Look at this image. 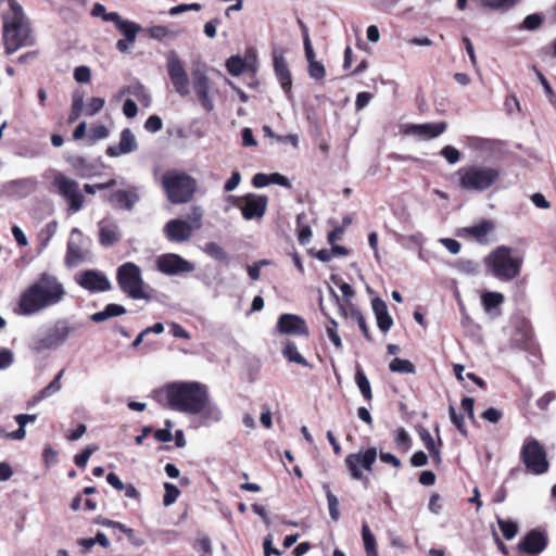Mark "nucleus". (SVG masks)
I'll return each instance as SVG.
<instances>
[{"mask_svg": "<svg viewBox=\"0 0 556 556\" xmlns=\"http://www.w3.org/2000/svg\"><path fill=\"white\" fill-rule=\"evenodd\" d=\"M207 387L198 381H175L156 391V400L173 410L197 415L207 397Z\"/></svg>", "mask_w": 556, "mask_h": 556, "instance_id": "f257e3e1", "label": "nucleus"}, {"mask_svg": "<svg viewBox=\"0 0 556 556\" xmlns=\"http://www.w3.org/2000/svg\"><path fill=\"white\" fill-rule=\"evenodd\" d=\"M3 45L7 53L16 52L23 47L33 45L34 39L25 18L22 7L17 2H11V11L2 14Z\"/></svg>", "mask_w": 556, "mask_h": 556, "instance_id": "f03ea898", "label": "nucleus"}, {"mask_svg": "<svg viewBox=\"0 0 556 556\" xmlns=\"http://www.w3.org/2000/svg\"><path fill=\"white\" fill-rule=\"evenodd\" d=\"M456 176L462 190L481 193L495 186L502 174L495 166L472 164L460 167Z\"/></svg>", "mask_w": 556, "mask_h": 556, "instance_id": "7ed1b4c3", "label": "nucleus"}, {"mask_svg": "<svg viewBox=\"0 0 556 556\" xmlns=\"http://www.w3.org/2000/svg\"><path fill=\"white\" fill-rule=\"evenodd\" d=\"M486 273L502 281H510L519 276L522 258L515 255L514 250L506 245L495 248L484 257Z\"/></svg>", "mask_w": 556, "mask_h": 556, "instance_id": "20e7f679", "label": "nucleus"}, {"mask_svg": "<svg viewBox=\"0 0 556 556\" xmlns=\"http://www.w3.org/2000/svg\"><path fill=\"white\" fill-rule=\"evenodd\" d=\"M162 185L172 203L188 202L197 187V182L191 176L174 170L163 175Z\"/></svg>", "mask_w": 556, "mask_h": 556, "instance_id": "39448f33", "label": "nucleus"}, {"mask_svg": "<svg viewBox=\"0 0 556 556\" xmlns=\"http://www.w3.org/2000/svg\"><path fill=\"white\" fill-rule=\"evenodd\" d=\"M72 332L73 328L66 320H58L45 333L34 336L30 348L37 353L58 349L68 340Z\"/></svg>", "mask_w": 556, "mask_h": 556, "instance_id": "423d86ee", "label": "nucleus"}, {"mask_svg": "<svg viewBox=\"0 0 556 556\" xmlns=\"http://www.w3.org/2000/svg\"><path fill=\"white\" fill-rule=\"evenodd\" d=\"M119 288L134 300L149 299L144 291L141 270L136 264L128 262L117 269Z\"/></svg>", "mask_w": 556, "mask_h": 556, "instance_id": "0eeeda50", "label": "nucleus"}, {"mask_svg": "<svg viewBox=\"0 0 556 556\" xmlns=\"http://www.w3.org/2000/svg\"><path fill=\"white\" fill-rule=\"evenodd\" d=\"M33 286L41 296L47 308L59 305L66 298V289L63 282L49 273H42L39 278L33 282Z\"/></svg>", "mask_w": 556, "mask_h": 556, "instance_id": "6e6552de", "label": "nucleus"}, {"mask_svg": "<svg viewBox=\"0 0 556 556\" xmlns=\"http://www.w3.org/2000/svg\"><path fill=\"white\" fill-rule=\"evenodd\" d=\"M52 186L56 193L60 194L68 203V213L74 214L79 212L85 205V197L79 189V184L65 176L62 173H58L53 177Z\"/></svg>", "mask_w": 556, "mask_h": 556, "instance_id": "1a4fd4ad", "label": "nucleus"}, {"mask_svg": "<svg viewBox=\"0 0 556 556\" xmlns=\"http://www.w3.org/2000/svg\"><path fill=\"white\" fill-rule=\"evenodd\" d=\"M520 456L526 468L533 475H542L548 470L546 452L535 439L525 440Z\"/></svg>", "mask_w": 556, "mask_h": 556, "instance_id": "9d476101", "label": "nucleus"}, {"mask_svg": "<svg viewBox=\"0 0 556 556\" xmlns=\"http://www.w3.org/2000/svg\"><path fill=\"white\" fill-rule=\"evenodd\" d=\"M166 70L176 93L182 98L189 96V76L184 62L174 50L166 53Z\"/></svg>", "mask_w": 556, "mask_h": 556, "instance_id": "9b49d317", "label": "nucleus"}, {"mask_svg": "<svg viewBox=\"0 0 556 556\" xmlns=\"http://www.w3.org/2000/svg\"><path fill=\"white\" fill-rule=\"evenodd\" d=\"M48 309L37 290L30 283L18 295L13 313L20 317H31Z\"/></svg>", "mask_w": 556, "mask_h": 556, "instance_id": "f8f14e48", "label": "nucleus"}, {"mask_svg": "<svg viewBox=\"0 0 556 556\" xmlns=\"http://www.w3.org/2000/svg\"><path fill=\"white\" fill-rule=\"evenodd\" d=\"M48 309L37 290L30 283L18 295L13 313L20 317H31Z\"/></svg>", "mask_w": 556, "mask_h": 556, "instance_id": "ddd939ff", "label": "nucleus"}, {"mask_svg": "<svg viewBox=\"0 0 556 556\" xmlns=\"http://www.w3.org/2000/svg\"><path fill=\"white\" fill-rule=\"evenodd\" d=\"M192 89L201 106L206 112H212L215 109L213 99L215 90L205 70L195 68L192 71Z\"/></svg>", "mask_w": 556, "mask_h": 556, "instance_id": "4468645a", "label": "nucleus"}, {"mask_svg": "<svg viewBox=\"0 0 556 556\" xmlns=\"http://www.w3.org/2000/svg\"><path fill=\"white\" fill-rule=\"evenodd\" d=\"M377 455L378 453L376 447H369L365 451L349 454L345 457L344 463L351 477L354 480H363L364 473L362 469L370 471L377 459Z\"/></svg>", "mask_w": 556, "mask_h": 556, "instance_id": "2eb2a0df", "label": "nucleus"}, {"mask_svg": "<svg viewBox=\"0 0 556 556\" xmlns=\"http://www.w3.org/2000/svg\"><path fill=\"white\" fill-rule=\"evenodd\" d=\"M89 239L85 238L78 228H74L67 242L65 264L75 267L83 263L89 254Z\"/></svg>", "mask_w": 556, "mask_h": 556, "instance_id": "dca6fc26", "label": "nucleus"}, {"mask_svg": "<svg viewBox=\"0 0 556 556\" xmlns=\"http://www.w3.org/2000/svg\"><path fill=\"white\" fill-rule=\"evenodd\" d=\"M156 268L164 275L176 276L191 273L195 265L176 253H165L156 257Z\"/></svg>", "mask_w": 556, "mask_h": 556, "instance_id": "f3484780", "label": "nucleus"}, {"mask_svg": "<svg viewBox=\"0 0 556 556\" xmlns=\"http://www.w3.org/2000/svg\"><path fill=\"white\" fill-rule=\"evenodd\" d=\"M237 201L241 202V204L238 205L243 218L247 220L261 219L266 213L268 204L266 195L249 193L237 199Z\"/></svg>", "mask_w": 556, "mask_h": 556, "instance_id": "a211bd4d", "label": "nucleus"}, {"mask_svg": "<svg viewBox=\"0 0 556 556\" xmlns=\"http://www.w3.org/2000/svg\"><path fill=\"white\" fill-rule=\"evenodd\" d=\"M447 125L445 122L425 123V124H404L401 126V132L406 136H413L420 140H430L442 135Z\"/></svg>", "mask_w": 556, "mask_h": 556, "instance_id": "6ab92c4d", "label": "nucleus"}, {"mask_svg": "<svg viewBox=\"0 0 556 556\" xmlns=\"http://www.w3.org/2000/svg\"><path fill=\"white\" fill-rule=\"evenodd\" d=\"M77 283L90 292H103L111 289L108 277L98 270L89 269L76 277Z\"/></svg>", "mask_w": 556, "mask_h": 556, "instance_id": "aec40b11", "label": "nucleus"}, {"mask_svg": "<svg viewBox=\"0 0 556 556\" xmlns=\"http://www.w3.org/2000/svg\"><path fill=\"white\" fill-rule=\"evenodd\" d=\"M163 231L169 241L178 243L188 241L194 232L187 220L179 218L168 220Z\"/></svg>", "mask_w": 556, "mask_h": 556, "instance_id": "412c9836", "label": "nucleus"}, {"mask_svg": "<svg viewBox=\"0 0 556 556\" xmlns=\"http://www.w3.org/2000/svg\"><path fill=\"white\" fill-rule=\"evenodd\" d=\"M495 230L494 222L490 219H483L476 225L465 227L460 230L463 237L472 239L481 244L489 243V237Z\"/></svg>", "mask_w": 556, "mask_h": 556, "instance_id": "4be33fe9", "label": "nucleus"}, {"mask_svg": "<svg viewBox=\"0 0 556 556\" xmlns=\"http://www.w3.org/2000/svg\"><path fill=\"white\" fill-rule=\"evenodd\" d=\"M546 546V534L538 530H532L519 542L518 549L530 555H539Z\"/></svg>", "mask_w": 556, "mask_h": 556, "instance_id": "5701e85b", "label": "nucleus"}, {"mask_svg": "<svg viewBox=\"0 0 556 556\" xmlns=\"http://www.w3.org/2000/svg\"><path fill=\"white\" fill-rule=\"evenodd\" d=\"M256 63V54L253 50H249L245 54V58H241L240 55H231L226 61V68L232 76H239L247 70H251L252 72L256 71L254 66Z\"/></svg>", "mask_w": 556, "mask_h": 556, "instance_id": "b1692460", "label": "nucleus"}, {"mask_svg": "<svg viewBox=\"0 0 556 556\" xmlns=\"http://www.w3.org/2000/svg\"><path fill=\"white\" fill-rule=\"evenodd\" d=\"M274 71L275 75L289 100H292V80L288 67V63L282 53H274Z\"/></svg>", "mask_w": 556, "mask_h": 556, "instance_id": "393cba45", "label": "nucleus"}, {"mask_svg": "<svg viewBox=\"0 0 556 556\" xmlns=\"http://www.w3.org/2000/svg\"><path fill=\"white\" fill-rule=\"evenodd\" d=\"M277 328L281 333L305 336L308 333L304 319L293 314H283L279 317Z\"/></svg>", "mask_w": 556, "mask_h": 556, "instance_id": "a878e982", "label": "nucleus"}, {"mask_svg": "<svg viewBox=\"0 0 556 556\" xmlns=\"http://www.w3.org/2000/svg\"><path fill=\"white\" fill-rule=\"evenodd\" d=\"M138 149L135 135L129 128H125L121 132V139L117 144L110 146L106 153L111 157H118L123 154H129Z\"/></svg>", "mask_w": 556, "mask_h": 556, "instance_id": "bb28decb", "label": "nucleus"}, {"mask_svg": "<svg viewBox=\"0 0 556 556\" xmlns=\"http://www.w3.org/2000/svg\"><path fill=\"white\" fill-rule=\"evenodd\" d=\"M111 205L118 210L130 211L139 201V195L134 190H116L109 199Z\"/></svg>", "mask_w": 556, "mask_h": 556, "instance_id": "cd10ccee", "label": "nucleus"}, {"mask_svg": "<svg viewBox=\"0 0 556 556\" xmlns=\"http://www.w3.org/2000/svg\"><path fill=\"white\" fill-rule=\"evenodd\" d=\"M121 239L119 227L115 222L104 219L99 223V241L102 245L111 247Z\"/></svg>", "mask_w": 556, "mask_h": 556, "instance_id": "c85d7f7f", "label": "nucleus"}, {"mask_svg": "<svg viewBox=\"0 0 556 556\" xmlns=\"http://www.w3.org/2000/svg\"><path fill=\"white\" fill-rule=\"evenodd\" d=\"M371 305L379 329L383 332L389 331L393 325V320L389 315L386 302L379 298H376L372 300Z\"/></svg>", "mask_w": 556, "mask_h": 556, "instance_id": "c756f323", "label": "nucleus"}, {"mask_svg": "<svg viewBox=\"0 0 556 556\" xmlns=\"http://www.w3.org/2000/svg\"><path fill=\"white\" fill-rule=\"evenodd\" d=\"M64 370H60L58 375L53 378V380L46 386L43 389H41L37 394H35L31 400L28 403V406H36L41 401L54 395L62 389V377H63Z\"/></svg>", "mask_w": 556, "mask_h": 556, "instance_id": "7c9ffc66", "label": "nucleus"}, {"mask_svg": "<svg viewBox=\"0 0 556 556\" xmlns=\"http://www.w3.org/2000/svg\"><path fill=\"white\" fill-rule=\"evenodd\" d=\"M197 415H200L201 424L203 426H208L214 422H218L222 420V410L220 408L213 403H210V396L204 400L203 406L198 412Z\"/></svg>", "mask_w": 556, "mask_h": 556, "instance_id": "2f4dec72", "label": "nucleus"}, {"mask_svg": "<svg viewBox=\"0 0 556 556\" xmlns=\"http://www.w3.org/2000/svg\"><path fill=\"white\" fill-rule=\"evenodd\" d=\"M37 180L35 178H23L13 180L9 184V191L11 194L24 198L31 194L37 188Z\"/></svg>", "mask_w": 556, "mask_h": 556, "instance_id": "473e14b6", "label": "nucleus"}, {"mask_svg": "<svg viewBox=\"0 0 556 556\" xmlns=\"http://www.w3.org/2000/svg\"><path fill=\"white\" fill-rule=\"evenodd\" d=\"M116 28L127 39L128 42L135 43L138 33L141 30V26L132 21L124 20L121 17L115 24Z\"/></svg>", "mask_w": 556, "mask_h": 556, "instance_id": "72a5a7b5", "label": "nucleus"}, {"mask_svg": "<svg viewBox=\"0 0 556 556\" xmlns=\"http://www.w3.org/2000/svg\"><path fill=\"white\" fill-rule=\"evenodd\" d=\"M126 313V308L119 304H109L101 312H97L91 315V320L94 323H102L106 319L115 316H121Z\"/></svg>", "mask_w": 556, "mask_h": 556, "instance_id": "f704fd0d", "label": "nucleus"}, {"mask_svg": "<svg viewBox=\"0 0 556 556\" xmlns=\"http://www.w3.org/2000/svg\"><path fill=\"white\" fill-rule=\"evenodd\" d=\"M531 339V328L528 326L527 323L522 321L520 327L518 328L516 336L513 338V343L514 345L520 349H528Z\"/></svg>", "mask_w": 556, "mask_h": 556, "instance_id": "c9c22d12", "label": "nucleus"}, {"mask_svg": "<svg viewBox=\"0 0 556 556\" xmlns=\"http://www.w3.org/2000/svg\"><path fill=\"white\" fill-rule=\"evenodd\" d=\"M355 383L357 384L364 399L370 402L372 400L370 382L359 366L356 367Z\"/></svg>", "mask_w": 556, "mask_h": 556, "instance_id": "e433bc0d", "label": "nucleus"}, {"mask_svg": "<svg viewBox=\"0 0 556 556\" xmlns=\"http://www.w3.org/2000/svg\"><path fill=\"white\" fill-rule=\"evenodd\" d=\"M90 14L93 17H99L103 22H111L114 25L122 17L117 12H108L106 8L102 3H94Z\"/></svg>", "mask_w": 556, "mask_h": 556, "instance_id": "4c0bfd02", "label": "nucleus"}, {"mask_svg": "<svg viewBox=\"0 0 556 556\" xmlns=\"http://www.w3.org/2000/svg\"><path fill=\"white\" fill-rule=\"evenodd\" d=\"M362 536L364 542V547L367 556H378L376 538L370 531L367 523H364L362 527Z\"/></svg>", "mask_w": 556, "mask_h": 556, "instance_id": "58836bf2", "label": "nucleus"}, {"mask_svg": "<svg viewBox=\"0 0 556 556\" xmlns=\"http://www.w3.org/2000/svg\"><path fill=\"white\" fill-rule=\"evenodd\" d=\"M323 490L325 491L327 497L329 515L333 521H338L340 519L339 500L332 493L329 484L325 483L323 485Z\"/></svg>", "mask_w": 556, "mask_h": 556, "instance_id": "ea45409f", "label": "nucleus"}, {"mask_svg": "<svg viewBox=\"0 0 556 556\" xmlns=\"http://www.w3.org/2000/svg\"><path fill=\"white\" fill-rule=\"evenodd\" d=\"M282 354L289 362L296 363L305 367L309 366L308 362L300 354L298 348L292 342L286 343Z\"/></svg>", "mask_w": 556, "mask_h": 556, "instance_id": "a19ab883", "label": "nucleus"}, {"mask_svg": "<svg viewBox=\"0 0 556 556\" xmlns=\"http://www.w3.org/2000/svg\"><path fill=\"white\" fill-rule=\"evenodd\" d=\"M504 302V295L500 292H485L482 295L484 309L491 313L493 308L498 307Z\"/></svg>", "mask_w": 556, "mask_h": 556, "instance_id": "79ce46f5", "label": "nucleus"}, {"mask_svg": "<svg viewBox=\"0 0 556 556\" xmlns=\"http://www.w3.org/2000/svg\"><path fill=\"white\" fill-rule=\"evenodd\" d=\"M394 443L397 450L407 452L412 445V439L404 428H399L394 431Z\"/></svg>", "mask_w": 556, "mask_h": 556, "instance_id": "37998d69", "label": "nucleus"}, {"mask_svg": "<svg viewBox=\"0 0 556 556\" xmlns=\"http://www.w3.org/2000/svg\"><path fill=\"white\" fill-rule=\"evenodd\" d=\"M419 433H420V438H421L425 446L428 448V451L432 455L434 462L439 463L441 460L440 451L437 447L434 439L432 438L430 432L426 429H421L419 431Z\"/></svg>", "mask_w": 556, "mask_h": 556, "instance_id": "c03bdc74", "label": "nucleus"}, {"mask_svg": "<svg viewBox=\"0 0 556 556\" xmlns=\"http://www.w3.org/2000/svg\"><path fill=\"white\" fill-rule=\"evenodd\" d=\"M389 368L393 372H400V374H414L415 372V366L408 359L394 358L390 363Z\"/></svg>", "mask_w": 556, "mask_h": 556, "instance_id": "a18cd8bd", "label": "nucleus"}, {"mask_svg": "<svg viewBox=\"0 0 556 556\" xmlns=\"http://www.w3.org/2000/svg\"><path fill=\"white\" fill-rule=\"evenodd\" d=\"M203 251L210 257H212V258H214L216 261H219V262L227 261V258H228V255L225 252V250L219 244H217L215 242H207L203 247Z\"/></svg>", "mask_w": 556, "mask_h": 556, "instance_id": "49530a36", "label": "nucleus"}, {"mask_svg": "<svg viewBox=\"0 0 556 556\" xmlns=\"http://www.w3.org/2000/svg\"><path fill=\"white\" fill-rule=\"evenodd\" d=\"M519 0H481L483 7L491 10L506 11L516 5Z\"/></svg>", "mask_w": 556, "mask_h": 556, "instance_id": "de8ad7c7", "label": "nucleus"}, {"mask_svg": "<svg viewBox=\"0 0 556 556\" xmlns=\"http://www.w3.org/2000/svg\"><path fill=\"white\" fill-rule=\"evenodd\" d=\"M497 523L506 540H511L518 532V525L511 520L497 518Z\"/></svg>", "mask_w": 556, "mask_h": 556, "instance_id": "09e8293b", "label": "nucleus"}, {"mask_svg": "<svg viewBox=\"0 0 556 556\" xmlns=\"http://www.w3.org/2000/svg\"><path fill=\"white\" fill-rule=\"evenodd\" d=\"M302 215H298V240L302 245H306L309 243L312 239V229L308 225L302 224Z\"/></svg>", "mask_w": 556, "mask_h": 556, "instance_id": "8fccbe9b", "label": "nucleus"}, {"mask_svg": "<svg viewBox=\"0 0 556 556\" xmlns=\"http://www.w3.org/2000/svg\"><path fill=\"white\" fill-rule=\"evenodd\" d=\"M204 212L202 207L200 206H193L188 214V223L189 226L195 231L199 230L202 227V218H203Z\"/></svg>", "mask_w": 556, "mask_h": 556, "instance_id": "3c124183", "label": "nucleus"}, {"mask_svg": "<svg viewBox=\"0 0 556 556\" xmlns=\"http://www.w3.org/2000/svg\"><path fill=\"white\" fill-rule=\"evenodd\" d=\"M98 445L87 446L80 454L75 455L74 462L77 467L85 468L88 464L90 456L98 451Z\"/></svg>", "mask_w": 556, "mask_h": 556, "instance_id": "603ef678", "label": "nucleus"}, {"mask_svg": "<svg viewBox=\"0 0 556 556\" xmlns=\"http://www.w3.org/2000/svg\"><path fill=\"white\" fill-rule=\"evenodd\" d=\"M164 489H165V494L163 497V504L165 506H170L177 501V498L180 494V491L176 485H174L172 483H165Z\"/></svg>", "mask_w": 556, "mask_h": 556, "instance_id": "864d4df0", "label": "nucleus"}, {"mask_svg": "<svg viewBox=\"0 0 556 556\" xmlns=\"http://www.w3.org/2000/svg\"><path fill=\"white\" fill-rule=\"evenodd\" d=\"M104 104H105L104 99L96 98V97L91 98L86 103L85 113L88 116H92V115L97 114L99 111H101L103 109Z\"/></svg>", "mask_w": 556, "mask_h": 556, "instance_id": "5fc2aeb1", "label": "nucleus"}, {"mask_svg": "<svg viewBox=\"0 0 556 556\" xmlns=\"http://www.w3.org/2000/svg\"><path fill=\"white\" fill-rule=\"evenodd\" d=\"M441 155L450 163L456 164L460 160L459 151L453 146H446L441 150Z\"/></svg>", "mask_w": 556, "mask_h": 556, "instance_id": "6e6d98bb", "label": "nucleus"}, {"mask_svg": "<svg viewBox=\"0 0 556 556\" xmlns=\"http://www.w3.org/2000/svg\"><path fill=\"white\" fill-rule=\"evenodd\" d=\"M338 323L334 319H330V325L327 327V334L333 345L338 349L342 346L341 339L337 332Z\"/></svg>", "mask_w": 556, "mask_h": 556, "instance_id": "4d7b16f0", "label": "nucleus"}, {"mask_svg": "<svg viewBox=\"0 0 556 556\" xmlns=\"http://www.w3.org/2000/svg\"><path fill=\"white\" fill-rule=\"evenodd\" d=\"M448 412H450V418H451V421L453 422V425L458 429L459 432H462L463 434H466L467 431L465 428L463 415L457 414L455 407L452 405L450 406Z\"/></svg>", "mask_w": 556, "mask_h": 556, "instance_id": "13d9d810", "label": "nucleus"}, {"mask_svg": "<svg viewBox=\"0 0 556 556\" xmlns=\"http://www.w3.org/2000/svg\"><path fill=\"white\" fill-rule=\"evenodd\" d=\"M308 74L313 79H323L326 74L325 66L318 61L312 62L308 64Z\"/></svg>", "mask_w": 556, "mask_h": 556, "instance_id": "bf43d9fd", "label": "nucleus"}, {"mask_svg": "<svg viewBox=\"0 0 556 556\" xmlns=\"http://www.w3.org/2000/svg\"><path fill=\"white\" fill-rule=\"evenodd\" d=\"M148 34L151 38L156 40H163L166 38L170 33L169 29L164 25H155L148 29Z\"/></svg>", "mask_w": 556, "mask_h": 556, "instance_id": "052dcab7", "label": "nucleus"}, {"mask_svg": "<svg viewBox=\"0 0 556 556\" xmlns=\"http://www.w3.org/2000/svg\"><path fill=\"white\" fill-rule=\"evenodd\" d=\"M172 427L173 424L169 420L166 421V429H159L154 432L155 440L163 443L170 442L173 440Z\"/></svg>", "mask_w": 556, "mask_h": 556, "instance_id": "680f3d73", "label": "nucleus"}, {"mask_svg": "<svg viewBox=\"0 0 556 556\" xmlns=\"http://www.w3.org/2000/svg\"><path fill=\"white\" fill-rule=\"evenodd\" d=\"M202 5L200 3L179 4L169 9L170 15H178L187 11H200Z\"/></svg>", "mask_w": 556, "mask_h": 556, "instance_id": "e2e57ef3", "label": "nucleus"}, {"mask_svg": "<svg viewBox=\"0 0 556 556\" xmlns=\"http://www.w3.org/2000/svg\"><path fill=\"white\" fill-rule=\"evenodd\" d=\"M84 106L83 97H75L73 104H72V111L68 116V122L74 123L81 114Z\"/></svg>", "mask_w": 556, "mask_h": 556, "instance_id": "0e129e2a", "label": "nucleus"}, {"mask_svg": "<svg viewBox=\"0 0 556 556\" xmlns=\"http://www.w3.org/2000/svg\"><path fill=\"white\" fill-rule=\"evenodd\" d=\"M14 362V354L9 349H0V370L9 368Z\"/></svg>", "mask_w": 556, "mask_h": 556, "instance_id": "69168bd1", "label": "nucleus"}, {"mask_svg": "<svg viewBox=\"0 0 556 556\" xmlns=\"http://www.w3.org/2000/svg\"><path fill=\"white\" fill-rule=\"evenodd\" d=\"M163 127L162 118L157 115H151L144 123V128L149 132H156Z\"/></svg>", "mask_w": 556, "mask_h": 556, "instance_id": "338daca9", "label": "nucleus"}, {"mask_svg": "<svg viewBox=\"0 0 556 556\" xmlns=\"http://www.w3.org/2000/svg\"><path fill=\"white\" fill-rule=\"evenodd\" d=\"M457 266L460 271L470 275L477 274L479 269L478 263L470 260H459Z\"/></svg>", "mask_w": 556, "mask_h": 556, "instance_id": "774afa93", "label": "nucleus"}]
</instances>
